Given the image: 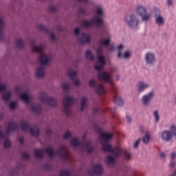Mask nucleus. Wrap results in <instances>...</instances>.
Listing matches in <instances>:
<instances>
[{
	"label": "nucleus",
	"instance_id": "f257e3e1",
	"mask_svg": "<svg viewBox=\"0 0 176 176\" xmlns=\"http://www.w3.org/2000/svg\"><path fill=\"white\" fill-rule=\"evenodd\" d=\"M113 135L111 133H101L99 137L100 144H102V150L104 152H109L112 153L116 157H119L122 153H123V149L119 146H116L112 148L111 144H108L109 140H112Z\"/></svg>",
	"mask_w": 176,
	"mask_h": 176
},
{
	"label": "nucleus",
	"instance_id": "f03ea898",
	"mask_svg": "<svg viewBox=\"0 0 176 176\" xmlns=\"http://www.w3.org/2000/svg\"><path fill=\"white\" fill-rule=\"evenodd\" d=\"M96 15L94 16L89 21H82L81 23L82 27H92L93 24H94L96 27H101V25H104V10H102V8H96Z\"/></svg>",
	"mask_w": 176,
	"mask_h": 176
},
{
	"label": "nucleus",
	"instance_id": "7ed1b4c3",
	"mask_svg": "<svg viewBox=\"0 0 176 176\" xmlns=\"http://www.w3.org/2000/svg\"><path fill=\"white\" fill-rule=\"evenodd\" d=\"M35 43L36 41L34 40L30 42L32 52H37L38 53H40L39 61L42 65H46V64L49 63V57L43 52V50H45V47L42 45H36Z\"/></svg>",
	"mask_w": 176,
	"mask_h": 176
},
{
	"label": "nucleus",
	"instance_id": "20e7f679",
	"mask_svg": "<svg viewBox=\"0 0 176 176\" xmlns=\"http://www.w3.org/2000/svg\"><path fill=\"white\" fill-rule=\"evenodd\" d=\"M102 47H99L96 50L98 61V63H100V65H98V63H96L94 65V68L96 71H101V69L104 68L105 64H107L105 57L102 56Z\"/></svg>",
	"mask_w": 176,
	"mask_h": 176
},
{
	"label": "nucleus",
	"instance_id": "39448f33",
	"mask_svg": "<svg viewBox=\"0 0 176 176\" xmlns=\"http://www.w3.org/2000/svg\"><path fill=\"white\" fill-rule=\"evenodd\" d=\"M71 144L72 146H79V145H82L85 148L86 151L88 153H91L94 148L93 146H91V142L90 141H83L82 143L79 142V140L77 138H74L71 140Z\"/></svg>",
	"mask_w": 176,
	"mask_h": 176
},
{
	"label": "nucleus",
	"instance_id": "423d86ee",
	"mask_svg": "<svg viewBox=\"0 0 176 176\" xmlns=\"http://www.w3.org/2000/svg\"><path fill=\"white\" fill-rule=\"evenodd\" d=\"M21 127L23 131H30L32 137H38V135H39V128H38L37 126H33L31 128L30 123L27 122H23L21 123Z\"/></svg>",
	"mask_w": 176,
	"mask_h": 176
},
{
	"label": "nucleus",
	"instance_id": "0eeeda50",
	"mask_svg": "<svg viewBox=\"0 0 176 176\" xmlns=\"http://www.w3.org/2000/svg\"><path fill=\"white\" fill-rule=\"evenodd\" d=\"M75 102V99L74 98L66 96L63 100V112L66 113V115H71V106Z\"/></svg>",
	"mask_w": 176,
	"mask_h": 176
},
{
	"label": "nucleus",
	"instance_id": "6e6552de",
	"mask_svg": "<svg viewBox=\"0 0 176 176\" xmlns=\"http://www.w3.org/2000/svg\"><path fill=\"white\" fill-rule=\"evenodd\" d=\"M125 22L126 23L127 25L131 28L138 27L140 24V20H138V17H137V15L135 14L127 15L125 17Z\"/></svg>",
	"mask_w": 176,
	"mask_h": 176
},
{
	"label": "nucleus",
	"instance_id": "1a4fd4ad",
	"mask_svg": "<svg viewBox=\"0 0 176 176\" xmlns=\"http://www.w3.org/2000/svg\"><path fill=\"white\" fill-rule=\"evenodd\" d=\"M79 32H80V29H79V28L74 30V34L77 36L78 41L81 44L90 43V41H91V37L90 35H87L86 33H82L81 36L79 37Z\"/></svg>",
	"mask_w": 176,
	"mask_h": 176
},
{
	"label": "nucleus",
	"instance_id": "9d476101",
	"mask_svg": "<svg viewBox=\"0 0 176 176\" xmlns=\"http://www.w3.org/2000/svg\"><path fill=\"white\" fill-rule=\"evenodd\" d=\"M41 102H43L50 105V107H56L57 105V100L54 98H50L47 94H41L40 96Z\"/></svg>",
	"mask_w": 176,
	"mask_h": 176
},
{
	"label": "nucleus",
	"instance_id": "9b49d317",
	"mask_svg": "<svg viewBox=\"0 0 176 176\" xmlns=\"http://www.w3.org/2000/svg\"><path fill=\"white\" fill-rule=\"evenodd\" d=\"M136 13L141 16L142 21H148L151 19V14L146 13V8L142 6H139L135 9Z\"/></svg>",
	"mask_w": 176,
	"mask_h": 176
},
{
	"label": "nucleus",
	"instance_id": "f8f14e48",
	"mask_svg": "<svg viewBox=\"0 0 176 176\" xmlns=\"http://www.w3.org/2000/svg\"><path fill=\"white\" fill-rule=\"evenodd\" d=\"M58 153L59 155V157H60V159H63L64 160H67L69 156L68 148L65 146H63L62 147L59 148L58 150Z\"/></svg>",
	"mask_w": 176,
	"mask_h": 176
},
{
	"label": "nucleus",
	"instance_id": "ddd939ff",
	"mask_svg": "<svg viewBox=\"0 0 176 176\" xmlns=\"http://www.w3.org/2000/svg\"><path fill=\"white\" fill-rule=\"evenodd\" d=\"M98 78L100 80H104L107 83H112V79L111 78L109 74H108V72H107L99 73L98 75Z\"/></svg>",
	"mask_w": 176,
	"mask_h": 176
},
{
	"label": "nucleus",
	"instance_id": "4468645a",
	"mask_svg": "<svg viewBox=\"0 0 176 176\" xmlns=\"http://www.w3.org/2000/svg\"><path fill=\"white\" fill-rule=\"evenodd\" d=\"M114 93L116 95L114 96L113 98V102H115L116 105H118V107H122V105H123L124 104L123 99H122V98L119 96V94H118L116 87H114Z\"/></svg>",
	"mask_w": 176,
	"mask_h": 176
},
{
	"label": "nucleus",
	"instance_id": "2eb2a0df",
	"mask_svg": "<svg viewBox=\"0 0 176 176\" xmlns=\"http://www.w3.org/2000/svg\"><path fill=\"white\" fill-rule=\"evenodd\" d=\"M123 49H124V47L123 46V45H119L118 55V58H129V57H130V52H126L123 56V54H122V52H123Z\"/></svg>",
	"mask_w": 176,
	"mask_h": 176
},
{
	"label": "nucleus",
	"instance_id": "dca6fc26",
	"mask_svg": "<svg viewBox=\"0 0 176 176\" xmlns=\"http://www.w3.org/2000/svg\"><path fill=\"white\" fill-rule=\"evenodd\" d=\"M89 175H94V174H102V166L100 164L94 166L92 170L89 171Z\"/></svg>",
	"mask_w": 176,
	"mask_h": 176
},
{
	"label": "nucleus",
	"instance_id": "f3484780",
	"mask_svg": "<svg viewBox=\"0 0 176 176\" xmlns=\"http://www.w3.org/2000/svg\"><path fill=\"white\" fill-rule=\"evenodd\" d=\"M145 60L146 64H153L156 59L155 58V54L152 53H147L145 56Z\"/></svg>",
	"mask_w": 176,
	"mask_h": 176
},
{
	"label": "nucleus",
	"instance_id": "a211bd4d",
	"mask_svg": "<svg viewBox=\"0 0 176 176\" xmlns=\"http://www.w3.org/2000/svg\"><path fill=\"white\" fill-rule=\"evenodd\" d=\"M18 126H17V124H16V122H10L8 124V128L6 131V134L9 135L10 134L11 131H16V130H17Z\"/></svg>",
	"mask_w": 176,
	"mask_h": 176
},
{
	"label": "nucleus",
	"instance_id": "6ab92c4d",
	"mask_svg": "<svg viewBox=\"0 0 176 176\" xmlns=\"http://www.w3.org/2000/svg\"><path fill=\"white\" fill-rule=\"evenodd\" d=\"M162 138L165 141H171L173 133L170 131H165L162 133Z\"/></svg>",
	"mask_w": 176,
	"mask_h": 176
},
{
	"label": "nucleus",
	"instance_id": "aec40b11",
	"mask_svg": "<svg viewBox=\"0 0 176 176\" xmlns=\"http://www.w3.org/2000/svg\"><path fill=\"white\" fill-rule=\"evenodd\" d=\"M153 97V92H150L147 95H145L142 98V102H143L144 105H148V104H149V102L151 101V100H152Z\"/></svg>",
	"mask_w": 176,
	"mask_h": 176
},
{
	"label": "nucleus",
	"instance_id": "412c9836",
	"mask_svg": "<svg viewBox=\"0 0 176 176\" xmlns=\"http://www.w3.org/2000/svg\"><path fill=\"white\" fill-rule=\"evenodd\" d=\"M45 75V69L43 66L38 67L36 70V76L37 78H42Z\"/></svg>",
	"mask_w": 176,
	"mask_h": 176
},
{
	"label": "nucleus",
	"instance_id": "4be33fe9",
	"mask_svg": "<svg viewBox=\"0 0 176 176\" xmlns=\"http://www.w3.org/2000/svg\"><path fill=\"white\" fill-rule=\"evenodd\" d=\"M43 155H45V152L42 148H38L34 151V156L37 157V159H42Z\"/></svg>",
	"mask_w": 176,
	"mask_h": 176
},
{
	"label": "nucleus",
	"instance_id": "5701e85b",
	"mask_svg": "<svg viewBox=\"0 0 176 176\" xmlns=\"http://www.w3.org/2000/svg\"><path fill=\"white\" fill-rule=\"evenodd\" d=\"M96 91L99 96H101V94H105V87L102 84H99L96 87Z\"/></svg>",
	"mask_w": 176,
	"mask_h": 176
},
{
	"label": "nucleus",
	"instance_id": "b1692460",
	"mask_svg": "<svg viewBox=\"0 0 176 176\" xmlns=\"http://www.w3.org/2000/svg\"><path fill=\"white\" fill-rule=\"evenodd\" d=\"M149 87V85L141 81L138 84V90L139 92L141 93V91H144V89H148Z\"/></svg>",
	"mask_w": 176,
	"mask_h": 176
},
{
	"label": "nucleus",
	"instance_id": "393cba45",
	"mask_svg": "<svg viewBox=\"0 0 176 176\" xmlns=\"http://www.w3.org/2000/svg\"><path fill=\"white\" fill-rule=\"evenodd\" d=\"M3 27H5V23H3V21L2 19L0 18V41L3 40Z\"/></svg>",
	"mask_w": 176,
	"mask_h": 176
},
{
	"label": "nucleus",
	"instance_id": "a878e982",
	"mask_svg": "<svg viewBox=\"0 0 176 176\" xmlns=\"http://www.w3.org/2000/svg\"><path fill=\"white\" fill-rule=\"evenodd\" d=\"M111 43V39L106 38V39H101L99 42V44L102 46H104L105 47H108Z\"/></svg>",
	"mask_w": 176,
	"mask_h": 176
},
{
	"label": "nucleus",
	"instance_id": "bb28decb",
	"mask_svg": "<svg viewBox=\"0 0 176 176\" xmlns=\"http://www.w3.org/2000/svg\"><path fill=\"white\" fill-rule=\"evenodd\" d=\"M45 152L50 156V157H53L56 153L52 146H48L45 148Z\"/></svg>",
	"mask_w": 176,
	"mask_h": 176
},
{
	"label": "nucleus",
	"instance_id": "cd10ccee",
	"mask_svg": "<svg viewBox=\"0 0 176 176\" xmlns=\"http://www.w3.org/2000/svg\"><path fill=\"white\" fill-rule=\"evenodd\" d=\"M21 99L23 102H25V104H30V96L28 94L25 93L21 94Z\"/></svg>",
	"mask_w": 176,
	"mask_h": 176
},
{
	"label": "nucleus",
	"instance_id": "c85d7f7f",
	"mask_svg": "<svg viewBox=\"0 0 176 176\" xmlns=\"http://www.w3.org/2000/svg\"><path fill=\"white\" fill-rule=\"evenodd\" d=\"M32 112H34V113H37V115H39V113H41V112H42L41 106H39V105L32 106Z\"/></svg>",
	"mask_w": 176,
	"mask_h": 176
},
{
	"label": "nucleus",
	"instance_id": "c756f323",
	"mask_svg": "<svg viewBox=\"0 0 176 176\" xmlns=\"http://www.w3.org/2000/svg\"><path fill=\"white\" fill-rule=\"evenodd\" d=\"M85 57L88 60H91V61H94V56H93V54H91V52H90V50L86 51Z\"/></svg>",
	"mask_w": 176,
	"mask_h": 176
},
{
	"label": "nucleus",
	"instance_id": "7c9ffc66",
	"mask_svg": "<svg viewBox=\"0 0 176 176\" xmlns=\"http://www.w3.org/2000/svg\"><path fill=\"white\" fill-rule=\"evenodd\" d=\"M149 140H151V135H149V132H146V135L142 138V142L144 144H148V142H149Z\"/></svg>",
	"mask_w": 176,
	"mask_h": 176
},
{
	"label": "nucleus",
	"instance_id": "2f4dec72",
	"mask_svg": "<svg viewBox=\"0 0 176 176\" xmlns=\"http://www.w3.org/2000/svg\"><path fill=\"white\" fill-rule=\"evenodd\" d=\"M86 102H87V98L86 97L82 98L81 100V111H85V108H86Z\"/></svg>",
	"mask_w": 176,
	"mask_h": 176
},
{
	"label": "nucleus",
	"instance_id": "473e14b6",
	"mask_svg": "<svg viewBox=\"0 0 176 176\" xmlns=\"http://www.w3.org/2000/svg\"><path fill=\"white\" fill-rule=\"evenodd\" d=\"M16 45L19 49H23L24 47V42L21 39L16 40Z\"/></svg>",
	"mask_w": 176,
	"mask_h": 176
},
{
	"label": "nucleus",
	"instance_id": "72a5a7b5",
	"mask_svg": "<svg viewBox=\"0 0 176 176\" xmlns=\"http://www.w3.org/2000/svg\"><path fill=\"white\" fill-rule=\"evenodd\" d=\"M77 74L78 73L76 72L69 71L68 72V76H69V78H71V79H72L73 80H75V78H76Z\"/></svg>",
	"mask_w": 176,
	"mask_h": 176
},
{
	"label": "nucleus",
	"instance_id": "f704fd0d",
	"mask_svg": "<svg viewBox=\"0 0 176 176\" xmlns=\"http://www.w3.org/2000/svg\"><path fill=\"white\" fill-rule=\"evenodd\" d=\"M60 176H71V171L69 170H61L60 173Z\"/></svg>",
	"mask_w": 176,
	"mask_h": 176
},
{
	"label": "nucleus",
	"instance_id": "c9c22d12",
	"mask_svg": "<svg viewBox=\"0 0 176 176\" xmlns=\"http://www.w3.org/2000/svg\"><path fill=\"white\" fill-rule=\"evenodd\" d=\"M10 92H7L3 94V99L4 100V101H9L10 100Z\"/></svg>",
	"mask_w": 176,
	"mask_h": 176
},
{
	"label": "nucleus",
	"instance_id": "e433bc0d",
	"mask_svg": "<svg viewBox=\"0 0 176 176\" xmlns=\"http://www.w3.org/2000/svg\"><path fill=\"white\" fill-rule=\"evenodd\" d=\"M106 161H107V163H108V164H111V163H114L115 162V158L112 156H107L106 157Z\"/></svg>",
	"mask_w": 176,
	"mask_h": 176
},
{
	"label": "nucleus",
	"instance_id": "4c0bfd02",
	"mask_svg": "<svg viewBox=\"0 0 176 176\" xmlns=\"http://www.w3.org/2000/svg\"><path fill=\"white\" fill-rule=\"evenodd\" d=\"M156 23L160 25V24H163V23H164V19H163V17L158 16L156 18Z\"/></svg>",
	"mask_w": 176,
	"mask_h": 176
},
{
	"label": "nucleus",
	"instance_id": "58836bf2",
	"mask_svg": "<svg viewBox=\"0 0 176 176\" xmlns=\"http://www.w3.org/2000/svg\"><path fill=\"white\" fill-rule=\"evenodd\" d=\"M38 28L41 31H43V32H49V30L46 28V27L43 25H39Z\"/></svg>",
	"mask_w": 176,
	"mask_h": 176
},
{
	"label": "nucleus",
	"instance_id": "ea45409f",
	"mask_svg": "<svg viewBox=\"0 0 176 176\" xmlns=\"http://www.w3.org/2000/svg\"><path fill=\"white\" fill-rule=\"evenodd\" d=\"M62 88H63V91H67V90H69V84H68V83L63 84Z\"/></svg>",
	"mask_w": 176,
	"mask_h": 176
},
{
	"label": "nucleus",
	"instance_id": "a19ab883",
	"mask_svg": "<svg viewBox=\"0 0 176 176\" xmlns=\"http://www.w3.org/2000/svg\"><path fill=\"white\" fill-rule=\"evenodd\" d=\"M154 117L155 118L156 122H159L160 117H159V111L157 110L155 111L153 113Z\"/></svg>",
	"mask_w": 176,
	"mask_h": 176
},
{
	"label": "nucleus",
	"instance_id": "79ce46f5",
	"mask_svg": "<svg viewBox=\"0 0 176 176\" xmlns=\"http://www.w3.org/2000/svg\"><path fill=\"white\" fill-rule=\"evenodd\" d=\"M71 138V132L70 131H67L63 135L64 140H68V138Z\"/></svg>",
	"mask_w": 176,
	"mask_h": 176
},
{
	"label": "nucleus",
	"instance_id": "37998d69",
	"mask_svg": "<svg viewBox=\"0 0 176 176\" xmlns=\"http://www.w3.org/2000/svg\"><path fill=\"white\" fill-rule=\"evenodd\" d=\"M170 130L172 131V133L173 135L176 136V126L175 125H172L170 127Z\"/></svg>",
	"mask_w": 176,
	"mask_h": 176
},
{
	"label": "nucleus",
	"instance_id": "c03bdc74",
	"mask_svg": "<svg viewBox=\"0 0 176 176\" xmlns=\"http://www.w3.org/2000/svg\"><path fill=\"white\" fill-rule=\"evenodd\" d=\"M3 146H4L5 148H9V146H10V141H9L8 140L4 141Z\"/></svg>",
	"mask_w": 176,
	"mask_h": 176
},
{
	"label": "nucleus",
	"instance_id": "a18cd8bd",
	"mask_svg": "<svg viewBox=\"0 0 176 176\" xmlns=\"http://www.w3.org/2000/svg\"><path fill=\"white\" fill-rule=\"evenodd\" d=\"M96 85H97V83H96V80H94L93 79L89 80V86H90V87H94V86H96Z\"/></svg>",
	"mask_w": 176,
	"mask_h": 176
},
{
	"label": "nucleus",
	"instance_id": "49530a36",
	"mask_svg": "<svg viewBox=\"0 0 176 176\" xmlns=\"http://www.w3.org/2000/svg\"><path fill=\"white\" fill-rule=\"evenodd\" d=\"M10 109H16V102H12L10 104Z\"/></svg>",
	"mask_w": 176,
	"mask_h": 176
},
{
	"label": "nucleus",
	"instance_id": "de8ad7c7",
	"mask_svg": "<svg viewBox=\"0 0 176 176\" xmlns=\"http://www.w3.org/2000/svg\"><path fill=\"white\" fill-rule=\"evenodd\" d=\"M0 91H6V85H0Z\"/></svg>",
	"mask_w": 176,
	"mask_h": 176
},
{
	"label": "nucleus",
	"instance_id": "09e8293b",
	"mask_svg": "<svg viewBox=\"0 0 176 176\" xmlns=\"http://www.w3.org/2000/svg\"><path fill=\"white\" fill-rule=\"evenodd\" d=\"M22 157H25V159H30V155L28 153H22Z\"/></svg>",
	"mask_w": 176,
	"mask_h": 176
},
{
	"label": "nucleus",
	"instance_id": "8fccbe9b",
	"mask_svg": "<svg viewBox=\"0 0 176 176\" xmlns=\"http://www.w3.org/2000/svg\"><path fill=\"white\" fill-rule=\"evenodd\" d=\"M124 155H125L126 159H130V157H131V154H130L127 151H124Z\"/></svg>",
	"mask_w": 176,
	"mask_h": 176
},
{
	"label": "nucleus",
	"instance_id": "3c124183",
	"mask_svg": "<svg viewBox=\"0 0 176 176\" xmlns=\"http://www.w3.org/2000/svg\"><path fill=\"white\" fill-rule=\"evenodd\" d=\"M78 12H79L80 14H85V15L87 14V13H86V10L82 9V8L80 9V10H78Z\"/></svg>",
	"mask_w": 176,
	"mask_h": 176
},
{
	"label": "nucleus",
	"instance_id": "603ef678",
	"mask_svg": "<svg viewBox=\"0 0 176 176\" xmlns=\"http://www.w3.org/2000/svg\"><path fill=\"white\" fill-rule=\"evenodd\" d=\"M140 142H141V139L138 140L134 144V146L135 148H138V146L140 145Z\"/></svg>",
	"mask_w": 176,
	"mask_h": 176
},
{
	"label": "nucleus",
	"instance_id": "864d4df0",
	"mask_svg": "<svg viewBox=\"0 0 176 176\" xmlns=\"http://www.w3.org/2000/svg\"><path fill=\"white\" fill-rule=\"evenodd\" d=\"M50 10L51 12H56V10H57V8H56V6H51L50 7Z\"/></svg>",
	"mask_w": 176,
	"mask_h": 176
},
{
	"label": "nucleus",
	"instance_id": "5fc2aeb1",
	"mask_svg": "<svg viewBox=\"0 0 176 176\" xmlns=\"http://www.w3.org/2000/svg\"><path fill=\"white\" fill-rule=\"evenodd\" d=\"M107 47H109V50H110L111 52H113V50H115V47L112 45L109 44Z\"/></svg>",
	"mask_w": 176,
	"mask_h": 176
},
{
	"label": "nucleus",
	"instance_id": "6e6d98bb",
	"mask_svg": "<svg viewBox=\"0 0 176 176\" xmlns=\"http://www.w3.org/2000/svg\"><path fill=\"white\" fill-rule=\"evenodd\" d=\"M100 111H101V109H100V108H94V113H98V112H100Z\"/></svg>",
	"mask_w": 176,
	"mask_h": 176
},
{
	"label": "nucleus",
	"instance_id": "4d7b16f0",
	"mask_svg": "<svg viewBox=\"0 0 176 176\" xmlns=\"http://www.w3.org/2000/svg\"><path fill=\"white\" fill-rule=\"evenodd\" d=\"M74 83L75 86H79L80 85V81H79V80H75Z\"/></svg>",
	"mask_w": 176,
	"mask_h": 176
},
{
	"label": "nucleus",
	"instance_id": "13d9d810",
	"mask_svg": "<svg viewBox=\"0 0 176 176\" xmlns=\"http://www.w3.org/2000/svg\"><path fill=\"white\" fill-rule=\"evenodd\" d=\"M50 38H51L52 41H54V40L56 39V36H54V34L51 33V34H50Z\"/></svg>",
	"mask_w": 176,
	"mask_h": 176
},
{
	"label": "nucleus",
	"instance_id": "bf43d9fd",
	"mask_svg": "<svg viewBox=\"0 0 176 176\" xmlns=\"http://www.w3.org/2000/svg\"><path fill=\"white\" fill-rule=\"evenodd\" d=\"M108 111L112 113V115H115V109H108Z\"/></svg>",
	"mask_w": 176,
	"mask_h": 176
},
{
	"label": "nucleus",
	"instance_id": "052dcab7",
	"mask_svg": "<svg viewBox=\"0 0 176 176\" xmlns=\"http://www.w3.org/2000/svg\"><path fill=\"white\" fill-rule=\"evenodd\" d=\"M167 3L168 6H171V5H173V0H168Z\"/></svg>",
	"mask_w": 176,
	"mask_h": 176
},
{
	"label": "nucleus",
	"instance_id": "680f3d73",
	"mask_svg": "<svg viewBox=\"0 0 176 176\" xmlns=\"http://www.w3.org/2000/svg\"><path fill=\"white\" fill-rule=\"evenodd\" d=\"M0 138L5 140V134H3L2 132H0Z\"/></svg>",
	"mask_w": 176,
	"mask_h": 176
},
{
	"label": "nucleus",
	"instance_id": "e2e57ef3",
	"mask_svg": "<svg viewBox=\"0 0 176 176\" xmlns=\"http://www.w3.org/2000/svg\"><path fill=\"white\" fill-rule=\"evenodd\" d=\"M19 142L21 144H24V138H19Z\"/></svg>",
	"mask_w": 176,
	"mask_h": 176
},
{
	"label": "nucleus",
	"instance_id": "0e129e2a",
	"mask_svg": "<svg viewBox=\"0 0 176 176\" xmlns=\"http://www.w3.org/2000/svg\"><path fill=\"white\" fill-rule=\"evenodd\" d=\"M126 120L128 123H130V122H131V118L129 116H126Z\"/></svg>",
	"mask_w": 176,
	"mask_h": 176
},
{
	"label": "nucleus",
	"instance_id": "69168bd1",
	"mask_svg": "<svg viewBox=\"0 0 176 176\" xmlns=\"http://www.w3.org/2000/svg\"><path fill=\"white\" fill-rule=\"evenodd\" d=\"M160 156H161V157H166V154L164 153H160Z\"/></svg>",
	"mask_w": 176,
	"mask_h": 176
},
{
	"label": "nucleus",
	"instance_id": "338daca9",
	"mask_svg": "<svg viewBox=\"0 0 176 176\" xmlns=\"http://www.w3.org/2000/svg\"><path fill=\"white\" fill-rule=\"evenodd\" d=\"M175 156H176L175 153H172V154H171V157H172V159H175Z\"/></svg>",
	"mask_w": 176,
	"mask_h": 176
},
{
	"label": "nucleus",
	"instance_id": "774afa93",
	"mask_svg": "<svg viewBox=\"0 0 176 176\" xmlns=\"http://www.w3.org/2000/svg\"><path fill=\"white\" fill-rule=\"evenodd\" d=\"M176 163L175 162H170V167H174V166H175Z\"/></svg>",
	"mask_w": 176,
	"mask_h": 176
}]
</instances>
